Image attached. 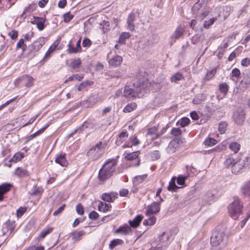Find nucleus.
Instances as JSON below:
<instances>
[{
  "label": "nucleus",
  "instance_id": "nucleus-60",
  "mask_svg": "<svg viewBox=\"0 0 250 250\" xmlns=\"http://www.w3.org/2000/svg\"><path fill=\"white\" fill-rule=\"evenodd\" d=\"M65 206V204H63L62 206L60 207L57 210H56L53 212V215L57 216L58 214H60L63 210Z\"/></svg>",
  "mask_w": 250,
  "mask_h": 250
},
{
  "label": "nucleus",
  "instance_id": "nucleus-12",
  "mask_svg": "<svg viewBox=\"0 0 250 250\" xmlns=\"http://www.w3.org/2000/svg\"><path fill=\"white\" fill-rule=\"evenodd\" d=\"M203 200L207 204L210 205L213 203L216 199L214 191H208L203 196Z\"/></svg>",
  "mask_w": 250,
  "mask_h": 250
},
{
  "label": "nucleus",
  "instance_id": "nucleus-35",
  "mask_svg": "<svg viewBox=\"0 0 250 250\" xmlns=\"http://www.w3.org/2000/svg\"><path fill=\"white\" fill-rule=\"evenodd\" d=\"M183 79H184V77L183 75L179 72L174 74L170 78L171 82L173 83H177L178 81Z\"/></svg>",
  "mask_w": 250,
  "mask_h": 250
},
{
  "label": "nucleus",
  "instance_id": "nucleus-42",
  "mask_svg": "<svg viewBox=\"0 0 250 250\" xmlns=\"http://www.w3.org/2000/svg\"><path fill=\"white\" fill-rule=\"evenodd\" d=\"M216 73V71L215 69H212L211 70L208 71L207 72L205 77L204 78V81L206 82L210 80L211 78L213 77Z\"/></svg>",
  "mask_w": 250,
  "mask_h": 250
},
{
  "label": "nucleus",
  "instance_id": "nucleus-22",
  "mask_svg": "<svg viewBox=\"0 0 250 250\" xmlns=\"http://www.w3.org/2000/svg\"><path fill=\"white\" fill-rule=\"evenodd\" d=\"M59 44V42L58 41H55L50 46L48 50L45 53L44 58L45 59H47L49 58L50 57L51 53L57 48Z\"/></svg>",
  "mask_w": 250,
  "mask_h": 250
},
{
  "label": "nucleus",
  "instance_id": "nucleus-51",
  "mask_svg": "<svg viewBox=\"0 0 250 250\" xmlns=\"http://www.w3.org/2000/svg\"><path fill=\"white\" fill-rule=\"evenodd\" d=\"M17 48H21L22 51H24L26 48V45L24 43V39H21L19 40L17 44Z\"/></svg>",
  "mask_w": 250,
  "mask_h": 250
},
{
  "label": "nucleus",
  "instance_id": "nucleus-34",
  "mask_svg": "<svg viewBox=\"0 0 250 250\" xmlns=\"http://www.w3.org/2000/svg\"><path fill=\"white\" fill-rule=\"evenodd\" d=\"M240 145L237 142H232L229 145V148L234 153L238 152L240 148Z\"/></svg>",
  "mask_w": 250,
  "mask_h": 250
},
{
  "label": "nucleus",
  "instance_id": "nucleus-25",
  "mask_svg": "<svg viewBox=\"0 0 250 250\" xmlns=\"http://www.w3.org/2000/svg\"><path fill=\"white\" fill-rule=\"evenodd\" d=\"M14 174L19 177H23L29 175L27 170L20 167H18L14 172Z\"/></svg>",
  "mask_w": 250,
  "mask_h": 250
},
{
  "label": "nucleus",
  "instance_id": "nucleus-19",
  "mask_svg": "<svg viewBox=\"0 0 250 250\" xmlns=\"http://www.w3.org/2000/svg\"><path fill=\"white\" fill-rule=\"evenodd\" d=\"M12 186L10 183H3L0 185V201L2 200L3 194L8 191Z\"/></svg>",
  "mask_w": 250,
  "mask_h": 250
},
{
  "label": "nucleus",
  "instance_id": "nucleus-57",
  "mask_svg": "<svg viewBox=\"0 0 250 250\" xmlns=\"http://www.w3.org/2000/svg\"><path fill=\"white\" fill-rule=\"evenodd\" d=\"M171 133L175 136H178L182 133V131L178 128H173L171 131Z\"/></svg>",
  "mask_w": 250,
  "mask_h": 250
},
{
  "label": "nucleus",
  "instance_id": "nucleus-48",
  "mask_svg": "<svg viewBox=\"0 0 250 250\" xmlns=\"http://www.w3.org/2000/svg\"><path fill=\"white\" fill-rule=\"evenodd\" d=\"M187 178V176H179L177 178V184L181 186H184L185 184V180Z\"/></svg>",
  "mask_w": 250,
  "mask_h": 250
},
{
  "label": "nucleus",
  "instance_id": "nucleus-24",
  "mask_svg": "<svg viewBox=\"0 0 250 250\" xmlns=\"http://www.w3.org/2000/svg\"><path fill=\"white\" fill-rule=\"evenodd\" d=\"M55 162L62 167H66L68 165V162L66 160L64 155L61 154L57 156Z\"/></svg>",
  "mask_w": 250,
  "mask_h": 250
},
{
  "label": "nucleus",
  "instance_id": "nucleus-21",
  "mask_svg": "<svg viewBox=\"0 0 250 250\" xmlns=\"http://www.w3.org/2000/svg\"><path fill=\"white\" fill-rule=\"evenodd\" d=\"M131 231L130 227L128 225L125 224L124 226L120 227L119 229L115 230V233H121L123 235H127Z\"/></svg>",
  "mask_w": 250,
  "mask_h": 250
},
{
  "label": "nucleus",
  "instance_id": "nucleus-56",
  "mask_svg": "<svg viewBox=\"0 0 250 250\" xmlns=\"http://www.w3.org/2000/svg\"><path fill=\"white\" fill-rule=\"evenodd\" d=\"M146 177V175H139L134 177V182H137L138 183L142 182Z\"/></svg>",
  "mask_w": 250,
  "mask_h": 250
},
{
  "label": "nucleus",
  "instance_id": "nucleus-30",
  "mask_svg": "<svg viewBox=\"0 0 250 250\" xmlns=\"http://www.w3.org/2000/svg\"><path fill=\"white\" fill-rule=\"evenodd\" d=\"M177 143L176 141H172L169 144L167 147V151L168 153L172 154L176 150Z\"/></svg>",
  "mask_w": 250,
  "mask_h": 250
},
{
  "label": "nucleus",
  "instance_id": "nucleus-16",
  "mask_svg": "<svg viewBox=\"0 0 250 250\" xmlns=\"http://www.w3.org/2000/svg\"><path fill=\"white\" fill-rule=\"evenodd\" d=\"M135 14L133 13L129 14L127 19V29L130 31L134 30V24L133 23L135 20Z\"/></svg>",
  "mask_w": 250,
  "mask_h": 250
},
{
  "label": "nucleus",
  "instance_id": "nucleus-41",
  "mask_svg": "<svg viewBox=\"0 0 250 250\" xmlns=\"http://www.w3.org/2000/svg\"><path fill=\"white\" fill-rule=\"evenodd\" d=\"M228 124L226 122H221L218 125V130L221 134L225 133L227 130Z\"/></svg>",
  "mask_w": 250,
  "mask_h": 250
},
{
  "label": "nucleus",
  "instance_id": "nucleus-49",
  "mask_svg": "<svg viewBox=\"0 0 250 250\" xmlns=\"http://www.w3.org/2000/svg\"><path fill=\"white\" fill-rule=\"evenodd\" d=\"M46 127H47V126H45L44 128H42L41 129H40L39 131L35 132V133L30 135L28 138L27 141H29L32 139H33L34 137H36L37 136L39 135L40 134L42 133L45 130V129L46 128Z\"/></svg>",
  "mask_w": 250,
  "mask_h": 250
},
{
  "label": "nucleus",
  "instance_id": "nucleus-55",
  "mask_svg": "<svg viewBox=\"0 0 250 250\" xmlns=\"http://www.w3.org/2000/svg\"><path fill=\"white\" fill-rule=\"evenodd\" d=\"M190 122V120L188 118L185 117L181 119L180 121V125L182 127H185L188 125Z\"/></svg>",
  "mask_w": 250,
  "mask_h": 250
},
{
  "label": "nucleus",
  "instance_id": "nucleus-63",
  "mask_svg": "<svg viewBox=\"0 0 250 250\" xmlns=\"http://www.w3.org/2000/svg\"><path fill=\"white\" fill-rule=\"evenodd\" d=\"M77 212L80 215H83V208L81 204L77 205L76 208Z\"/></svg>",
  "mask_w": 250,
  "mask_h": 250
},
{
  "label": "nucleus",
  "instance_id": "nucleus-53",
  "mask_svg": "<svg viewBox=\"0 0 250 250\" xmlns=\"http://www.w3.org/2000/svg\"><path fill=\"white\" fill-rule=\"evenodd\" d=\"M242 80L250 84V70L246 71L245 72L243 73V78Z\"/></svg>",
  "mask_w": 250,
  "mask_h": 250
},
{
  "label": "nucleus",
  "instance_id": "nucleus-15",
  "mask_svg": "<svg viewBox=\"0 0 250 250\" xmlns=\"http://www.w3.org/2000/svg\"><path fill=\"white\" fill-rule=\"evenodd\" d=\"M123 61L122 57L119 55H116L108 61L109 65L112 67L119 66Z\"/></svg>",
  "mask_w": 250,
  "mask_h": 250
},
{
  "label": "nucleus",
  "instance_id": "nucleus-43",
  "mask_svg": "<svg viewBox=\"0 0 250 250\" xmlns=\"http://www.w3.org/2000/svg\"><path fill=\"white\" fill-rule=\"evenodd\" d=\"M84 234V231L83 230L75 231L72 234V238L74 240H78Z\"/></svg>",
  "mask_w": 250,
  "mask_h": 250
},
{
  "label": "nucleus",
  "instance_id": "nucleus-45",
  "mask_svg": "<svg viewBox=\"0 0 250 250\" xmlns=\"http://www.w3.org/2000/svg\"><path fill=\"white\" fill-rule=\"evenodd\" d=\"M123 243V241L121 239H114L112 241L109 245V248L110 249H114L116 246L122 245Z\"/></svg>",
  "mask_w": 250,
  "mask_h": 250
},
{
  "label": "nucleus",
  "instance_id": "nucleus-36",
  "mask_svg": "<svg viewBox=\"0 0 250 250\" xmlns=\"http://www.w3.org/2000/svg\"><path fill=\"white\" fill-rule=\"evenodd\" d=\"M175 178L173 177L169 183V185L167 188V189L168 190L176 191L177 190V189L179 188L176 185V184L175 183Z\"/></svg>",
  "mask_w": 250,
  "mask_h": 250
},
{
  "label": "nucleus",
  "instance_id": "nucleus-5",
  "mask_svg": "<svg viewBox=\"0 0 250 250\" xmlns=\"http://www.w3.org/2000/svg\"><path fill=\"white\" fill-rule=\"evenodd\" d=\"M224 236L223 231L214 230L210 238L211 245L213 247L218 246L222 242Z\"/></svg>",
  "mask_w": 250,
  "mask_h": 250
},
{
  "label": "nucleus",
  "instance_id": "nucleus-31",
  "mask_svg": "<svg viewBox=\"0 0 250 250\" xmlns=\"http://www.w3.org/2000/svg\"><path fill=\"white\" fill-rule=\"evenodd\" d=\"M111 207L110 204L103 202H101L98 205L99 210L104 212L108 211Z\"/></svg>",
  "mask_w": 250,
  "mask_h": 250
},
{
  "label": "nucleus",
  "instance_id": "nucleus-38",
  "mask_svg": "<svg viewBox=\"0 0 250 250\" xmlns=\"http://www.w3.org/2000/svg\"><path fill=\"white\" fill-rule=\"evenodd\" d=\"M34 22L37 24V27L40 30H42L44 28V21L42 19L36 18L34 19Z\"/></svg>",
  "mask_w": 250,
  "mask_h": 250
},
{
  "label": "nucleus",
  "instance_id": "nucleus-61",
  "mask_svg": "<svg viewBox=\"0 0 250 250\" xmlns=\"http://www.w3.org/2000/svg\"><path fill=\"white\" fill-rule=\"evenodd\" d=\"M8 35L12 40H15L18 37V31L13 30L9 32Z\"/></svg>",
  "mask_w": 250,
  "mask_h": 250
},
{
  "label": "nucleus",
  "instance_id": "nucleus-50",
  "mask_svg": "<svg viewBox=\"0 0 250 250\" xmlns=\"http://www.w3.org/2000/svg\"><path fill=\"white\" fill-rule=\"evenodd\" d=\"M52 230V228H48L47 229H43L40 233V237L42 238H44L48 234L51 232Z\"/></svg>",
  "mask_w": 250,
  "mask_h": 250
},
{
  "label": "nucleus",
  "instance_id": "nucleus-23",
  "mask_svg": "<svg viewBox=\"0 0 250 250\" xmlns=\"http://www.w3.org/2000/svg\"><path fill=\"white\" fill-rule=\"evenodd\" d=\"M15 227V222L13 221L8 220L6 222V223L4 225L3 228H2V231L3 233H5L4 232V229L5 228L7 229V231H9V233H11L14 230Z\"/></svg>",
  "mask_w": 250,
  "mask_h": 250
},
{
  "label": "nucleus",
  "instance_id": "nucleus-26",
  "mask_svg": "<svg viewBox=\"0 0 250 250\" xmlns=\"http://www.w3.org/2000/svg\"><path fill=\"white\" fill-rule=\"evenodd\" d=\"M250 85V84L249 83L244 81L243 80H242L237 88V92H243L246 91L249 87Z\"/></svg>",
  "mask_w": 250,
  "mask_h": 250
},
{
  "label": "nucleus",
  "instance_id": "nucleus-40",
  "mask_svg": "<svg viewBox=\"0 0 250 250\" xmlns=\"http://www.w3.org/2000/svg\"><path fill=\"white\" fill-rule=\"evenodd\" d=\"M156 221V218L155 216H153L150 217L147 219L144 220L143 221V225L145 226H147V225L152 226L155 223Z\"/></svg>",
  "mask_w": 250,
  "mask_h": 250
},
{
  "label": "nucleus",
  "instance_id": "nucleus-2",
  "mask_svg": "<svg viewBox=\"0 0 250 250\" xmlns=\"http://www.w3.org/2000/svg\"><path fill=\"white\" fill-rule=\"evenodd\" d=\"M243 205L238 198H235L234 201L228 207L229 215L233 219H236L242 212Z\"/></svg>",
  "mask_w": 250,
  "mask_h": 250
},
{
  "label": "nucleus",
  "instance_id": "nucleus-58",
  "mask_svg": "<svg viewBox=\"0 0 250 250\" xmlns=\"http://www.w3.org/2000/svg\"><path fill=\"white\" fill-rule=\"evenodd\" d=\"M63 18L65 22H69L73 18V16L70 14V13H67L63 15Z\"/></svg>",
  "mask_w": 250,
  "mask_h": 250
},
{
  "label": "nucleus",
  "instance_id": "nucleus-62",
  "mask_svg": "<svg viewBox=\"0 0 250 250\" xmlns=\"http://www.w3.org/2000/svg\"><path fill=\"white\" fill-rule=\"evenodd\" d=\"M240 75V71L237 68L233 69L231 71V75L232 77H234L236 78H238Z\"/></svg>",
  "mask_w": 250,
  "mask_h": 250
},
{
  "label": "nucleus",
  "instance_id": "nucleus-6",
  "mask_svg": "<svg viewBox=\"0 0 250 250\" xmlns=\"http://www.w3.org/2000/svg\"><path fill=\"white\" fill-rule=\"evenodd\" d=\"M139 154V151H137L128 153L125 156V158L127 160L133 161V163L130 164V165L132 166H138L139 165L140 162V160L138 158Z\"/></svg>",
  "mask_w": 250,
  "mask_h": 250
},
{
  "label": "nucleus",
  "instance_id": "nucleus-10",
  "mask_svg": "<svg viewBox=\"0 0 250 250\" xmlns=\"http://www.w3.org/2000/svg\"><path fill=\"white\" fill-rule=\"evenodd\" d=\"M159 242L158 247H162L163 250H165L169 244V235L163 232L159 237Z\"/></svg>",
  "mask_w": 250,
  "mask_h": 250
},
{
  "label": "nucleus",
  "instance_id": "nucleus-33",
  "mask_svg": "<svg viewBox=\"0 0 250 250\" xmlns=\"http://www.w3.org/2000/svg\"><path fill=\"white\" fill-rule=\"evenodd\" d=\"M242 192L246 195L250 196V180L244 184Z\"/></svg>",
  "mask_w": 250,
  "mask_h": 250
},
{
  "label": "nucleus",
  "instance_id": "nucleus-32",
  "mask_svg": "<svg viewBox=\"0 0 250 250\" xmlns=\"http://www.w3.org/2000/svg\"><path fill=\"white\" fill-rule=\"evenodd\" d=\"M24 155V154L21 152H18L16 153L13 157L10 159V162H12L14 163H17L20 161H21Z\"/></svg>",
  "mask_w": 250,
  "mask_h": 250
},
{
  "label": "nucleus",
  "instance_id": "nucleus-3",
  "mask_svg": "<svg viewBox=\"0 0 250 250\" xmlns=\"http://www.w3.org/2000/svg\"><path fill=\"white\" fill-rule=\"evenodd\" d=\"M104 145L101 142L97 143L87 152L89 159L96 160L100 158L104 153Z\"/></svg>",
  "mask_w": 250,
  "mask_h": 250
},
{
  "label": "nucleus",
  "instance_id": "nucleus-18",
  "mask_svg": "<svg viewBox=\"0 0 250 250\" xmlns=\"http://www.w3.org/2000/svg\"><path fill=\"white\" fill-rule=\"evenodd\" d=\"M143 217L142 215H137L132 220H129L128 223L130 225V227L133 228H137L139 225Z\"/></svg>",
  "mask_w": 250,
  "mask_h": 250
},
{
  "label": "nucleus",
  "instance_id": "nucleus-13",
  "mask_svg": "<svg viewBox=\"0 0 250 250\" xmlns=\"http://www.w3.org/2000/svg\"><path fill=\"white\" fill-rule=\"evenodd\" d=\"M45 43V39L43 38H40L34 42L31 45L32 51H37Z\"/></svg>",
  "mask_w": 250,
  "mask_h": 250
},
{
  "label": "nucleus",
  "instance_id": "nucleus-64",
  "mask_svg": "<svg viewBox=\"0 0 250 250\" xmlns=\"http://www.w3.org/2000/svg\"><path fill=\"white\" fill-rule=\"evenodd\" d=\"M244 164V166L245 167H250V157L246 158L243 161H242Z\"/></svg>",
  "mask_w": 250,
  "mask_h": 250
},
{
  "label": "nucleus",
  "instance_id": "nucleus-54",
  "mask_svg": "<svg viewBox=\"0 0 250 250\" xmlns=\"http://www.w3.org/2000/svg\"><path fill=\"white\" fill-rule=\"evenodd\" d=\"M81 63V62L80 59L74 60L71 63V65L72 67L75 69L79 67Z\"/></svg>",
  "mask_w": 250,
  "mask_h": 250
},
{
  "label": "nucleus",
  "instance_id": "nucleus-17",
  "mask_svg": "<svg viewBox=\"0 0 250 250\" xmlns=\"http://www.w3.org/2000/svg\"><path fill=\"white\" fill-rule=\"evenodd\" d=\"M118 194L116 193H104L102 195V199L107 202H112L117 198Z\"/></svg>",
  "mask_w": 250,
  "mask_h": 250
},
{
  "label": "nucleus",
  "instance_id": "nucleus-4",
  "mask_svg": "<svg viewBox=\"0 0 250 250\" xmlns=\"http://www.w3.org/2000/svg\"><path fill=\"white\" fill-rule=\"evenodd\" d=\"M34 82V79L32 76L29 75H24L17 78L14 82V85L16 87L24 86L29 87L33 85Z\"/></svg>",
  "mask_w": 250,
  "mask_h": 250
},
{
  "label": "nucleus",
  "instance_id": "nucleus-7",
  "mask_svg": "<svg viewBox=\"0 0 250 250\" xmlns=\"http://www.w3.org/2000/svg\"><path fill=\"white\" fill-rule=\"evenodd\" d=\"M160 203L157 202H153L151 204L148 205L146 207V215L156 214L160 211Z\"/></svg>",
  "mask_w": 250,
  "mask_h": 250
},
{
  "label": "nucleus",
  "instance_id": "nucleus-29",
  "mask_svg": "<svg viewBox=\"0 0 250 250\" xmlns=\"http://www.w3.org/2000/svg\"><path fill=\"white\" fill-rule=\"evenodd\" d=\"M128 137V134L126 131H123L119 135V137L116 141V144L117 146H120L123 142Z\"/></svg>",
  "mask_w": 250,
  "mask_h": 250
},
{
  "label": "nucleus",
  "instance_id": "nucleus-11",
  "mask_svg": "<svg viewBox=\"0 0 250 250\" xmlns=\"http://www.w3.org/2000/svg\"><path fill=\"white\" fill-rule=\"evenodd\" d=\"M92 125L90 122H85L80 127L76 129L73 133H72L71 135L77 132L83 133V132L87 134L90 131L89 129L92 128Z\"/></svg>",
  "mask_w": 250,
  "mask_h": 250
},
{
  "label": "nucleus",
  "instance_id": "nucleus-44",
  "mask_svg": "<svg viewBox=\"0 0 250 250\" xmlns=\"http://www.w3.org/2000/svg\"><path fill=\"white\" fill-rule=\"evenodd\" d=\"M235 161L233 158L229 157L224 162V165L226 167L232 168V166L234 165Z\"/></svg>",
  "mask_w": 250,
  "mask_h": 250
},
{
  "label": "nucleus",
  "instance_id": "nucleus-28",
  "mask_svg": "<svg viewBox=\"0 0 250 250\" xmlns=\"http://www.w3.org/2000/svg\"><path fill=\"white\" fill-rule=\"evenodd\" d=\"M147 135L151 137L152 139H156L159 136V134L157 133V128L155 127L149 128Z\"/></svg>",
  "mask_w": 250,
  "mask_h": 250
},
{
  "label": "nucleus",
  "instance_id": "nucleus-47",
  "mask_svg": "<svg viewBox=\"0 0 250 250\" xmlns=\"http://www.w3.org/2000/svg\"><path fill=\"white\" fill-rule=\"evenodd\" d=\"M219 89L220 92L226 94L229 90V86L226 83H222L219 86Z\"/></svg>",
  "mask_w": 250,
  "mask_h": 250
},
{
  "label": "nucleus",
  "instance_id": "nucleus-59",
  "mask_svg": "<svg viewBox=\"0 0 250 250\" xmlns=\"http://www.w3.org/2000/svg\"><path fill=\"white\" fill-rule=\"evenodd\" d=\"M151 157L153 160H157L160 157V153L158 150H155L151 152Z\"/></svg>",
  "mask_w": 250,
  "mask_h": 250
},
{
  "label": "nucleus",
  "instance_id": "nucleus-14",
  "mask_svg": "<svg viewBox=\"0 0 250 250\" xmlns=\"http://www.w3.org/2000/svg\"><path fill=\"white\" fill-rule=\"evenodd\" d=\"M243 167H245L244 166V164L242 161L240 160L239 161H236L234 165L232 166V172L234 174H237Z\"/></svg>",
  "mask_w": 250,
  "mask_h": 250
},
{
  "label": "nucleus",
  "instance_id": "nucleus-39",
  "mask_svg": "<svg viewBox=\"0 0 250 250\" xmlns=\"http://www.w3.org/2000/svg\"><path fill=\"white\" fill-rule=\"evenodd\" d=\"M131 36L129 32H123L120 36L119 39V42L122 44L125 43V40Z\"/></svg>",
  "mask_w": 250,
  "mask_h": 250
},
{
  "label": "nucleus",
  "instance_id": "nucleus-52",
  "mask_svg": "<svg viewBox=\"0 0 250 250\" xmlns=\"http://www.w3.org/2000/svg\"><path fill=\"white\" fill-rule=\"evenodd\" d=\"M216 143V141L215 139L211 138H208L204 142L205 145L206 146H213V145H215Z\"/></svg>",
  "mask_w": 250,
  "mask_h": 250
},
{
  "label": "nucleus",
  "instance_id": "nucleus-27",
  "mask_svg": "<svg viewBox=\"0 0 250 250\" xmlns=\"http://www.w3.org/2000/svg\"><path fill=\"white\" fill-rule=\"evenodd\" d=\"M81 39H79L76 43V46L73 47L70 44H68V51L70 53H76L79 51H80L81 47Z\"/></svg>",
  "mask_w": 250,
  "mask_h": 250
},
{
  "label": "nucleus",
  "instance_id": "nucleus-20",
  "mask_svg": "<svg viewBox=\"0 0 250 250\" xmlns=\"http://www.w3.org/2000/svg\"><path fill=\"white\" fill-rule=\"evenodd\" d=\"M184 32V29L182 26H178L175 30L174 33L171 36V39L175 42L177 39L181 37Z\"/></svg>",
  "mask_w": 250,
  "mask_h": 250
},
{
  "label": "nucleus",
  "instance_id": "nucleus-1",
  "mask_svg": "<svg viewBox=\"0 0 250 250\" xmlns=\"http://www.w3.org/2000/svg\"><path fill=\"white\" fill-rule=\"evenodd\" d=\"M116 161L115 159L108 160L103 166L99 172V178L101 181H104L110 178L113 174Z\"/></svg>",
  "mask_w": 250,
  "mask_h": 250
},
{
  "label": "nucleus",
  "instance_id": "nucleus-37",
  "mask_svg": "<svg viewBox=\"0 0 250 250\" xmlns=\"http://www.w3.org/2000/svg\"><path fill=\"white\" fill-rule=\"evenodd\" d=\"M137 107V104L135 103H132L127 104L123 109V111L125 113L130 112L135 110Z\"/></svg>",
  "mask_w": 250,
  "mask_h": 250
},
{
  "label": "nucleus",
  "instance_id": "nucleus-9",
  "mask_svg": "<svg viewBox=\"0 0 250 250\" xmlns=\"http://www.w3.org/2000/svg\"><path fill=\"white\" fill-rule=\"evenodd\" d=\"M141 96V93H138V89H136V91H134L129 86H125L124 91V96L130 98H136L137 97L140 98Z\"/></svg>",
  "mask_w": 250,
  "mask_h": 250
},
{
  "label": "nucleus",
  "instance_id": "nucleus-8",
  "mask_svg": "<svg viewBox=\"0 0 250 250\" xmlns=\"http://www.w3.org/2000/svg\"><path fill=\"white\" fill-rule=\"evenodd\" d=\"M233 117L235 122L237 124L241 125L245 119L244 111L241 108H239L236 110L233 113Z\"/></svg>",
  "mask_w": 250,
  "mask_h": 250
},
{
  "label": "nucleus",
  "instance_id": "nucleus-46",
  "mask_svg": "<svg viewBox=\"0 0 250 250\" xmlns=\"http://www.w3.org/2000/svg\"><path fill=\"white\" fill-rule=\"evenodd\" d=\"M129 139L131 141V142H132V145L129 146V145H124L123 146V147L125 148L126 147H131L132 145L137 146L140 143L139 140L135 136L131 137L129 138Z\"/></svg>",
  "mask_w": 250,
  "mask_h": 250
}]
</instances>
